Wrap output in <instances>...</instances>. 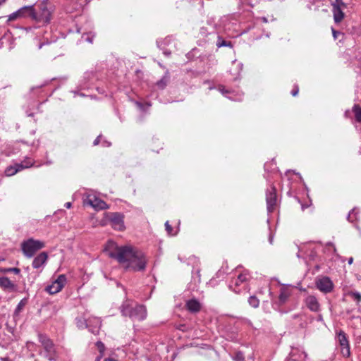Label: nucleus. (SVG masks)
I'll return each instance as SVG.
<instances>
[{
    "label": "nucleus",
    "mask_w": 361,
    "mask_h": 361,
    "mask_svg": "<svg viewBox=\"0 0 361 361\" xmlns=\"http://www.w3.org/2000/svg\"><path fill=\"white\" fill-rule=\"evenodd\" d=\"M110 257L116 259L120 264H126V268H132L134 271H142L145 269L146 260L142 252L130 246H116L114 242H109L105 250Z\"/></svg>",
    "instance_id": "1"
},
{
    "label": "nucleus",
    "mask_w": 361,
    "mask_h": 361,
    "mask_svg": "<svg viewBox=\"0 0 361 361\" xmlns=\"http://www.w3.org/2000/svg\"><path fill=\"white\" fill-rule=\"evenodd\" d=\"M121 312L123 316L129 317L133 320H142L146 317L147 311L144 305H136L133 307L128 300H126L121 306Z\"/></svg>",
    "instance_id": "2"
},
{
    "label": "nucleus",
    "mask_w": 361,
    "mask_h": 361,
    "mask_svg": "<svg viewBox=\"0 0 361 361\" xmlns=\"http://www.w3.org/2000/svg\"><path fill=\"white\" fill-rule=\"evenodd\" d=\"M44 244L43 242L35 240L33 238H29L21 243L22 251L27 257H32L38 250L44 247Z\"/></svg>",
    "instance_id": "3"
},
{
    "label": "nucleus",
    "mask_w": 361,
    "mask_h": 361,
    "mask_svg": "<svg viewBox=\"0 0 361 361\" xmlns=\"http://www.w3.org/2000/svg\"><path fill=\"white\" fill-rule=\"evenodd\" d=\"M106 218L111 222V226L118 231L124 229L123 218L124 215L118 212L106 213Z\"/></svg>",
    "instance_id": "4"
},
{
    "label": "nucleus",
    "mask_w": 361,
    "mask_h": 361,
    "mask_svg": "<svg viewBox=\"0 0 361 361\" xmlns=\"http://www.w3.org/2000/svg\"><path fill=\"white\" fill-rule=\"evenodd\" d=\"M66 280L65 275H59L56 279L52 281L51 285L47 286V292L51 295L59 292L64 286Z\"/></svg>",
    "instance_id": "5"
},
{
    "label": "nucleus",
    "mask_w": 361,
    "mask_h": 361,
    "mask_svg": "<svg viewBox=\"0 0 361 361\" xmlns=\"http://www.w3.org/2000/svg\"><path fill=\"white\" fill-rule=\"evenodd\" d=\"M316 285L319 290L324 293H329L332 290L334 284L331 279L327 276L318 279L316 281Z\"/></svg>",
    "instance_id": "6"
},
{
    "label": "nucleus",
    "mask_w": 361,
    "mask_h": 361,
    "mask_svg": "<svg viewBox=\"0 0 361 361\" xmlns=\"http://www.w3.org/2000/svg\"><path fill=\"white\" fill-rule=\"evenodd\" d=\"M276 190L275 187L272 186L271 190H269L267 194V209L269 212L274 211L275 206L276 205Z\"/></svg>",
    "instance_id": "7"
},
{
    "label": "nucleus",
    "mask_w": 361,
    "mask_h": 361,
    "mask_svg": "<svg viewBox=\"0 0 361 361\" xmlns=\"http://www.w3.org/2000/svg\"><path fill=\"white\" fill-rule=\"evenodd\" d=\"M0 286L4 289L12 291L16 290V285L11 282L8 278L6 276L0 277Z\"/></svg>",
    "instance_id": "8"
},
{
    "label": "nucleus",
    "mask_w": 361,
    "mask_h": 361,
    "mask_svg": "<svg viewBox=\"0 0 361 361\" xmlns=\"http://www.w3.org/2000/svg\"><path fill=\"white\" fill-rule=\"evenodd\" d=\"M306 303L308 308H310L312 311L317 312L319 310V305L317 298L314 296H308L306 299Z\"/></svg>",
    "instance_id": "9"
},
{
    "label": "nucleus",
    "mask_w": 361,
    "mask_h": 361,
    "mask_svg": "<svg viewBox=\"0 0 361 361\" xmlns=\"http://www.w3.org/2000/svg\"><path fill=\"white\" fill-rule=\"evenodd\" d=\"M186 306L188 310L192 313H196L200 310V303L195 299L190 300L187 302Z\"/></svg>",
    "instance_id": "10"
},
{
    "label": "nucleus",
    "mask_w": 361,
    "mask_h": 361,
    "mask_svg": "<svg viewBox=\"0 0 361 361\" xmlns=\"http://www.w3.org/2000/svg\"><path fill=\"white\" fill-rule=\"evenodd\" d=\"M44 263H45V252H42L34 259L32 266L34 268L37 269L43 265Z\"/></svg>",
    "instance_id": "11"
},
{
    "label": "nucleus",
    "mask_w": 361,
    "mask_h": 361,
    "mask_svg": "<svg viewBox=\"0 0 361 361\" xmlns=\"http://www.w3.org/2000/svg\"><path fill=\"white\" fill-rule=\"evenodd\" d=\"M334 13V18L336 23H338L342 21V20L345 17L344 13L342 11L341 8L336 7V8H333Z\"/></svg>",
    "instance_id": "12"
},
{
    "label": "nucleus",
    "mask_w": 361,
    "mask_h": 361,
    "mask_svg": "<svg viewBox=\"0 0 361 361\" xmlns=\"http://www.w3.org/2000/svg\"><path fill=\"white\" fill-rule=\"evenodd\" d=\"M170 80V75L169 71H166L163 78L158 80L156 83V85L161 90L164 89L168 85Z\"/></svg>",
    "instance_id": "13"
},
{
    "label": "nucleus",
    "mask_w": 361,
    "mask_h": 361,
    "mask_svg": "<svg viewBox=\"0 0 361 361\" xmlns=\"http://www.w3.org/2000/svg\"><path fill=\"white\" fill-rule=\"evenodd\" d=\"M90 204L97 209H108V204L103 200L95 199L94 202L90 201Z\"/></svg>",
    "instance_id": "14"
},
{
    "label": "nucleus",
    "mask_w": 361,
    "mask_h": 361,
    "mask_svg": "<svg viewBox=\"0 0 361 361\" xmlns=\"http://www.w3.org/2000/svg\"><path fill=\"white\" fill-rule=\"evenodd\" d=\"M338 338H339L340 344L342 346H345L346 354H347V355H349L350 350H349V346H348V340L345 336V334L343 331H341L338 334Z\"/></svg>",
    "instance_id": "15"
},
{
    "label": "nucleus",
    "mask_w": 361,
    "mask_h": 361,
    "mask_svg": "<svg viewBox=\"0 0 361 361\" xmlns=\"http://www.w3.org/2000/svg\"><path fill=\"white\" fill-rule=\"evenodd\" d=\"M55 11V6L49 3L47 0V24L53 19L52 14Z\"/></svg>",
    "instance_id": "16"
},
{
    "label": "nucleus",
    "mask_w": 361,
    "mask_h": 361,
    "mask_svg": "<svg viewBox=\"0 0 361 361\" xmlns=\"http://www.w3.org/2000/svg\"><path fill=\"white\" fill-rule=\"evenodd\" d=\"M23 8H27V10H25L21 13V17L30 16L33 19H37V14L34 11L32 6H24Z\"/></svg>",
    "instance_id": "17"
},
{
    "label": "nucleus",
    "mask_w": 361,
    "mask_h": 361,
    "mask_svg": "<svg viewBox=\"0 0 361 361\" xmlns=\"http://www.w3.org/2000/svg\"><path fill=\"white\" fill-rule=\"evenodd\" d=\"M352 111L355 114L356 121L358 123H360L361 122V107L358 104H354Z\"/></svg>",
    "instance_id": "18"
},
{
    "label": "nucleus",
    "mask_w": 361,
    "mask_h": 361,
    "mask_svg": "<svg viewBox=\"0 0 361 361\" xmlns=\"http://www.w3.org/2000/svg\"><path fill=\"white\" fill-rule=\"evenodd\" d=\"M25 10H27V8H22L19 9L18 11H17L16 12L11 14L8 16V21H13V20H16L18 18L21 17V13Z\"/></svg>",
    "instance_id": "19"
},
{
    "label": "nucleus",
    "mask_w": 361,
    "mask_h": 361,
    "mask_svg": "<svg viewBox=\"0 0 361 361\" xmlns=\"http://www.w3.org/2000/svg\"><path fill=\"white\" fill-rule=\"evenodd\" d=\"M47 358H48L50 361L54 360L55 357L49 355V353L51 352V348L53 347V343L49 340L47 339Z\"/></svg>",
    "instance_id": "20"
},
{
    "label": "nucleus",
    "mask_w": 361,
    "mask_h": 361,
    "mask_svg": "<svg viewBox=\"0 0 361 361\" xmlns=\"http://www.w3.org/2000/svg\"><path fill=\"white\" fill-rule=\"evenodd\" d=\"M27 299L23 298L20 300V302L18 303L16 310H15V314H18L19 312L22 310V309L24 307V306L27 304Z\"/></svg>",
    "instance_id": "21"
},
{
    "label": "nucleus",
    "mask_w": 361,
    "mask_h": 361,
    "mask_svg": "<svg viewBox=\"0 0 361 361\" xmlns=\"http://www.w3.org/2000/svg\"><path fill=\"white\" fill-rule=\"evenodd\" d=\"M288 296H289V295L287 292L281 291L279 295V304L280 305L284 304L286 302Z\"/></svg>",
    "instance_id": "22"
},
{
    "label": "nucleus",
    "mask_w": 361,
    "mask_h": 361,
    "mask_svg": "<svg viewBox=\"0 0 361 361\" xmlns=\"http://www.w3.org/2000/svg\"><path fill=\"white\" fill-rule=\"evenodd\" d=\"M77 326L80 329H85L88 326L87 321L82 318H77Z\"/></svg>",
    "instance_id": "23"
},
{
    "label": "nucleus",
    "mask_w": 361,
    "mask_h": 361,
    "mask_svg": "<svg viewBox=\"0 0 361 361\" xmlns=\"http://www.w3.org/2000/svg\"><path fill=\"white\" fill-rule=\"evenodd\" d=\"M0 271L1 273H3V274H6V273H8V272H13L16 274H18L20 272V269L19 268H17V267L4 268V269H1Z\"/></svg>",
    "instance_id": "24"
},
{
    "label": "nucleus",
    "mask_w": 361,
    "mask_h": 361,
    "mask_svg": "<svg viewBox=\"0 0 361 361\" xmlns=\"http://www.w3.org/2000/svg\"><path fill=\"white\" fill-rule=\"evenodd\" d=\"M248 302L252 307L255 308L257 307L259 304V300L255 296L250 297L248 299Z\"/></svg>",
    "instance_id": "25"
},
{
    "label": "nucleus",
    "mask_w": 361,
    "mask_h": 361,
    "mask_svg": "<svg viewBox=\"0 0 361 361\" xmlns=\"http://www.w3.org/2000/svg\"><path fill=\"white\" fill-rule=\"evenodd\" d=\"M216 45L219 47H226V46H230L231 47V42H228V41H226V40H224L222 39L221 38H219L218 41H217V43H216Z\"/></svg>",
    "instance_id": "26"
},
{
    "label": "nucleus",
    "mask_w": 361,
    "mask_h": 361,
    "mask_svg": "<svg viewBox=\"0 0 361 361\" xmlns=\"http://www.w3.org/2000/svg\"><path fill=\"white\" fill-rule=\"evenodd\" d=\"M18 171V169H15V166H9L6 170L7 176H13Z\"/></svg>",
    "instance_id": "27"
},
{
    "label": "nucleus",
    "mask_w": 361,
    "mask_h": 361,
    "mask_svg": "<svg viewBox=\"0 0 361 361\" xmlns=\"http://www.w3.org/2000/svg\"><path fill=\"white\" fill-rule=\"evenodd\" d=\"M348 295H350L354 300L357 302L361 301V294L358 292L350 291L348 293Z\"/></svg>",
    "instance_id": "28"
},
{
    "label": "nucleus",
    "mask_w": 361,
    "mask_h": 361,
    "mask_svg": "<svg viewBox=\"0 0 361 361\" xmlns=\"http://www.w3.org/2000/svg\"><path fill=\"white\" fill-rule=\"evenodd\" d=\"M334 8H336V7L339 8H345L346 7V4L342 1V0H335V2L331 4Z\"/></svg>",
    "instance_id": "29"
},
{
    "label": "nucleus",
    "mask_w": 361,
    "mask_h": 361,
    "mask_svg": "<svg viewBox=\"0 0 361 361\" xmlns=\"http://www.w3.org/2000/svg\"><path fill=\"white\" fill-rule=\"evenodd\" d=\"M246 276L243 274H240L238 276V279H236V281H235V286H239L240 285V283H243L244 281H246Z\"/></svg>",
    "instance_id": "30"
},
{
    "label": "nucleus",
    "mask_w": 361,
    "mask_h": 361,
    "mask_svg": "<svg viewBox=\"0 0 361 361\" xmlns=\"http://www.w3.org/2000/svg\"><path fill=\"white\" fill-rule=\"evenodd\" d=\"M234 360L235 361H243L244 360V355L242 352H237L235 354Z\"/></svg>",
    "instance_id": "31"
},
{
    "label": "nucleus",
    "mask_w": 361,
    "mask_h": 361,
    "mask_svg": "<svg viewBox=\"0 0 361 361\" xmlns=\"http://www.w3.org/2000/svg\"><path fill=\"white\" fill-rule=\"evenodd\" d=\"M27 167H29L28 164H24L23 163H20L15 164V169H18V171Z\"/></svg>",
    "instance_id": "32"
},
{
    "label": "nucleus",
    "mask_w": 361,
    "mask_h": 361,
    "mask_svg": "<svg viewBox=\"0 0 361 361\" xmlns=\"http://www.w3.org/2000/svg\"><path fill=\"white\" fill-rule=\"evenodd\" d=\"M165 227H166V230L168 233V234L169 235H173L172 234V231H173V228L172 226L169 224V221H166L165 223Z\"/></svg>",
    "instance_id": "33"
},
{
    "label": "nucleus",
    "mask_w": 361,
    "mask_h": 361,
    "mask_svg": "<svg viewBox=\"0 0 361 361\" xmlns=\"http://www.w3.org/2000/svg\"><path fill=\"white\" fill-rule=\"evenodd\" d=\"M96 345H97V348L100 353H102L104 350L105 347H104V345L103 344V343H102L101 341H98V342H97Z\"/></svg>",
    "instance_id": "34"
},
{
    "label": "nucleus",
    "mask_w": 361,
    "mask_h": 361,
    "mask_svg": "<svg viewBox=\"0 0 361 361\" xmlns=\"http://www.w3.org/2000/svg\"><path fill=\"white\" fill-rule=\"evenodd\" d=\"M298 92H299V89H298V87L296 86L293 90H292V95L293 97H295L296 95H298Z\"/></svg>",
    "instance_id": "35"
},
{
    "label": "nucleus",
    "mask_w": 361,
    "mask_h": 361,
    "mask_svg": "<svg viewBox=\"0 0 361 361\" xmlns=\"http://www.w3.org/2000/svg\"><path fill=\"white\" fill-rule=\"evenodd\" d=\"M332 33L334 39L337 38L338 35H340L341 32L335 30L334 28H332Z\"/></svg>",
    "instance_id": "36"
},
{
    "label": "nucleus",
    "mask_w": 361,
    "mask_h": 361,
    "mask_svg": "<svg viewBox=\"0 0 361 361\" xmlns=\"http://www.w3.org/2000/svg\"><path fill=\"white\" fill-rule=\"evenodd\" d=\"M102 137V135H99L96 139L94 141V145H99V142H100V139Z\"/></svg>",
    "instance_id": "37"
},
{
    "label": "nucleus",
    "mask_w": 361,
    "mask_h": 361,
    "mask_svg": "<svg viewBox=\"0 0 361 361\" xmlns=\"http://www.w3.org/2000/svg\"><path fill=\"white\" fill-rule=\"evenodd\" d=\"M353 212H354V209H353V210H352V212H350V213H349V214H348V220L349 221H351V222H353V216H352V214H353Z\"/></svg>",
    "instance_id": "38"
},
{
    "label": "nucleus",
    "mask_w": 361,
    "mask_h": 361,
    "mask_svg": "<svg viewBox=\"0 0 361 361\" xmlns=\"http://www.w3.org/2000/svg\"><path fill=\"white\" fill-rule=\"evenodd\" d=\"M219 90L223 93V94H226V93H228V90H225V87L224 86H220L219 87Z\"/></svg>",
    "instance_id": "39"
},
{
    "label": "nucleus",
    "mask_w": 361,
    "mask_h": 361,
    "mask_svg": "<svg viewBox=\"0 0 361 361\" xmlns=\"http://www.w3.org/2000/svg\"><path fill=\"white\" fill-rule=\"evenodd\" d=\"M65 207H66V208H68V209L71 208V202H66V203L65 204Z\"/></svg>",
    "instance_id": "40"
},
{
    "label": "nucleus",
    "mask_w": 361,
    "mask_h": 361,
    "mask_svg": "<svg viewBox=\"0 0 361 361\" xmlns=\"http://www.w3.org/2000/svg\"><path fill=\"white\" fill-rule=\"evenodd\" d=\"M183 327H185V324H181V325H180V326L178 327V329L179 330H182V331H183V330H184V329H183Z\"/></svg>",
    "instance_id": "41"
},
{
    "label": "nucleus",
    "mask_w": 361,
    "mask_h": 361,
    "mask_svg": "<svg viewBox=\"0 0 361 361\" xmlns=\"http://www.w3.org/2000/svg\"><path fill=\"white\" fill-rule=\"evenodd\" d=\"M353 257H350L348 259V264H353Z\"/></svg>",
    "instance_id": "42"
},
{
    "label": "nucleus",
    "mask_w": 361,
    "mask_h": 361,
    "mask_svg": "<svg viewBox=\"0 0 361 361\" xmlns=\"http://www.w3.org/2000/svg\"><path fill=\"white\" fill-rule=\"evenodd\" d=\"M104 361H117V360L115 359L108 358V359H105Z\"/></svg>",
    "instance_id": "43"
},
{
    "label": "nucleus",
    "mask_w": 361,
    "mask_h": 361,
    "mask_svg": "<svg viewBox=\"0 0 361 361\" xmlns=\"http://www.w3.org/2000/svg\"><path fill=\"white\" fill-rule=\"evenodd\" d=\"M43 45H44V42L39 43V48L41 49L43 47Z\"/></svg>",
    "instance_id": "44"
},
{
    "label": "nucleus",
    "mask_w": 361,
    "mask_h": 361,
    "mask_svg": "<svg viewBox=\"0 0 361 361\" xmlns=\"http://www.w3.org/2000/svg\"><path fill=\"white\" fill-rule=\"evenodd\" d=\"M1 360L2 361H9L8 358L6 357H4V358H1Z\"/></svg>",
    "instance_id": "45"
},
{
    "label": "nucleus",
    "mask_w": 361,
    "mask_h": 361,
    "mask_svg": "<svg viewBox=\"0 0 361 361\" xmlns=\"http://www.w3.org/2000/svg\"><path fill=\"white\" fill-rule=\"evenodd\" d=\"M6 0H0V5H1Z\"/></svg>",
    "instance_id": "46"
},
{
    "label": "nucleus",
    "mask_w": 361,
    "mask_h": 361,
    "mask_svg": "<svg viewBox=\"0 0 361 361\" xmlns=\"http://www.w3.org/2000/svg\"><path fill=\"white\" fill-rule=\"evenodd\" d=\"M349 114V111H346L345 114V116H348V114Z\"/></svg>",
    "instance_id": "47"
},
{
    "label": "nucleus",
    "mask_w": 361,
    "mask_h": 361,
    "mask_svg": "<svg viewBox=\"0 0 361 361\" xmlns=\"http://www.w3.org/2000/svg\"><path fill=\"white\" fill-rule=\"evenodd\" d=\"M263 20H264V22H267V19H266V18H263Z\"/></svg>",
    "instance_id": "48"
},
{
    "label": "nucleus",
    "mask_w": 361,
    "mask_h": 361,
    "mask_svg": "<svg viewBox=\"0 0 361 361\" xmlns=\"http://www.w3.org/2000/svg\"><path fill=\"white\" fill-rule=\"evenodd\" d=\"M297 317H298V315H294V316H293V318H294V319H296Z\"/></svg>",
    "instance_id": "49"
},
{
    "label": "nucleus",
    "mask_w": 361,
    "mask_h": 361,
    "mask_svg": "<svg viewBox=\"0 0 361 361\" xmlns=\"http://www.w3.org/2000/svg\"><path fill=\"white\" fill-rule=\"evenodd\" d=\"M233 291H234L235 293H239V292H238V290H233Z\"/></svg>",
    "instance_id": "50"
},
{
    "label": "nucleus",
    "mask_w": 361,
    "mask_h": 361,
    "mask_svg": "<svg viewBox=\"0 0 361 361\" xmlns=\"http://www.w3.org/2000/svg\"><path fill=\"white\" fill-rule=\"evenodd\" d=\"M334 252H336V247H334Z\"/></svg>",
    "instance_id": "51"
},
{
    "label": "nucleus",
    "mask_w": 361,
    "mask_h": 361,
    "mask_svg": "<svg viewBox=\"0 0 361 361\" xmlns=\"http://www.w3.org/2000/svg\"><path fill=\"white\" fill-rule=\"evenodd\" d=\"M99 357H97L96 361H99Z\"/></svg>",
    "instance_id": "52"
},
{
    "label": "nucleus",
    "mask_w": 361,
    "mask_h": 361,
    "mask_svg": "<svg viewBox=\"0 0 361 361\" xmlns=\"http://www.w3.org/2000/svg\"><path fill=\"white\" fill-rule=\"evenodd\" d=\"M42 10L44 11L45 10V6L44 8H42Z\"/></svg>",
    "instance_id": "53"
},
{
    "label": "nucleus",
    "mask_w": 361,
    "mask_h": 361,
    "mask_svg": "<svg viewBox=\"0 0 361 361\" xmlns=\"http://www.w3.org/2000/svg\"><path fill=\"white\" fill-rule=\"evenodd\" d=\"M46 257H47V260L48 259V255L47 254L46 255Z\"/></svg>",
    "instance_id": "54"
}]
</instances>
